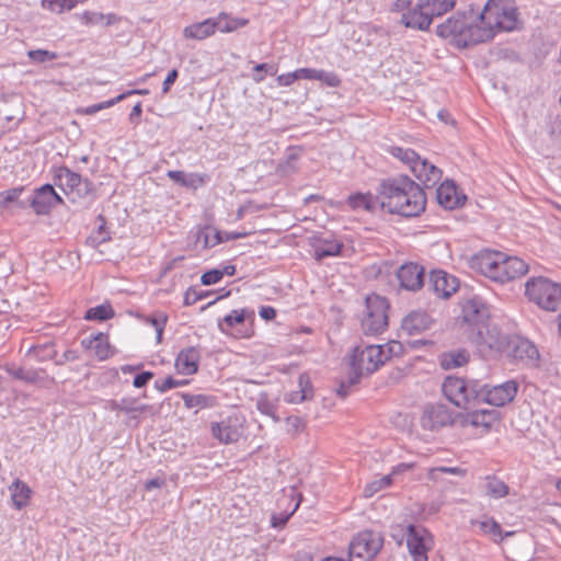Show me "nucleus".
Returning a JSON list of instances; mask_svg holds the SVG:
<instances>
[{
	"instance_id": "de8ad7c7",
	"label": "nucleus",
	"mask_w": 561,
	"mask_h": 561,
	"mask_svg": "<svg viewBox=\"0 0 561 561\" xmlns=\"http://www.w3.org/2000/svg\"><path fill=\"white\" fill-rule=\"evenodd\" d=\"M43 8L56 12L61 13L65 10H71L73 9V1L72 0H42Z\"/></svg>"
},
{
	"instance_id": "052dcab7",
	"label": "nucleus",
	"mask_w": 561,
	"mask_h": 561,
	"mask_svg": "<svg viewBox=\"0 0 561 561\" xmlns=\"http://www.w3.org/2000/svg\"><path fill=\"white\" fill-rule=\"evenodd\" d=\"M153 377V374L150 371H144L138 374L133 381L134 387L141 388L147 385V382Z\"/></svg>"
},
{
	"instance_id": "5701e85b",
	"label": "nucleus",
	"mask_w": 561,
	"mask_h": 561,
	"mask_svg": "<svg viewBox=\"0 0 561 561\" xmlns=\"http://www.w3.org/2000/svg\"><path fill=\"white\" fill-rule=\"evenodd\" d=\"M499 421V412L494 409L491 410H477L467 413L461 421L463 426H472L481 428L482 433H488L490 428Z\"/></svg>"
},
{
	"instance_id": "2eb2a0df",
	"label": "nucleus",
	"mask_w": 561,
	"mask_h": 561,
	"mask_svg": "<svg viewBox=\"0 0 561 561\" xmlns=\"http://www.w3.org/2000/svg\"><path fill=\"white\" fill-rule=\"evenodd\" d=\"M36 215H47L53 207L62 204V198L56 193L50 184H45L35 190L33 196L27 199Z\"/></svg>"
},
{
	"instance_id": "7ed1b4c3",
	"label": "nucleus",
	"mask_w": 561,
	"mask_h": 561,
	"mask_svg": "<svg viewBox=\"0 0 561 561\" xmlns=\"http://www.w3.org/2000/svg\"><path fill=\"white\" fill-rule=\"evenodd\" d=\"M479 28L473 31V41L490 42L499 32L519 28V12L514 0H488L477 15Z\"/></svg>"
},
{
	"instance_id": "ddd939ff",
	"label": "nucleus",
	"mask_w": 561,
	"mask_h": 561,
	"mask_svg": "<svg viewBox=\"0 0 561 561\" xmlns=\"http://www.w3.org/2000/svg\"><path fill=\"white\" fill-rule=\"evenodd\" d=\"M431 534L421 526L409 525L407 529V546L413 561H427V551L432 548Z\"/></svg>"
},
{
	"instance_id": "b1692460",
	"label": "nucleus",
	"mask_w": 561,
	"mask_h": 561,
	"mask_svg": "<svg viewBox=\"0 0 561 561\" xmlns=\"http://www.w3.org/2000/svg\"><path fill=\"white\" fill-rule=\"evenodd\" d=\"M436 198L438 204L446 209H454L465 201V196L458 193L456 184L450 180L444 181L437 187Z\"/></svg>"
},
{
	"instance_id": "6e6d98bb",
	"label": "nucleus",
	"mask_w": 561,
	"mask_h": 561,
	"mask_svg": "<svg viewBox=\"0 0 561 561\" xmlns=\"http://www.w3.org/2000/svg\"><path fill=\"white\" fill-rule=\"evenodd\" d=\"M186 383H187V381H185V380L180 381V380L173 379L172 377H168L161 381H156L154 387L160 392H165L170 389H173V388L186 385Z\"/></svg>"
},
{
	"instance_id": "c85d7f7f",
	"label": "nucleus",
	"mask_w": 561,
	"mask_h": 561,
	"mask_svg": "<svg viewBox=\"0 0 561 561\" xmlns=\"http://www.w3.org/2000/svg\"><path fill=\"white\" fill-rule=\"evenodd\" d=\"M381 201L378 198V188L376 190V195L371 193H357L348 196L347 204L354 209H365L367 211H375L378 208H381Z\"/></svg>"
},
{
	"instance_id": "603ef678",
	"label": "nucleus",
	"mask_w": 561,
	"mask_h": 561,
	"mask_svg": "<svg viewBox=\"0 0 561 561\" xmlns=\"http://www.w3.org/2000/svg\"><path fill=\"white\" fill-rule=\"evenodd\" d=\"M316 80L323 82L328 87L335 88L340 84L339 77L331 71L318 69Z\"/></svg>"
},
{
	"instance_id": "aec40b11",
	"label": "nucleus",
	"mask_w": 561,
	"mask_h": 561,
	"mask_svg": "<svg viewBox=\"0 0 561 561\" xmlns=\"http://www.w3.org/2000/svg\"><path fill=\"white\" fill-rule=\"evenodd\" d=\"M478 347H486L491 351H500L504 345L505 337L500 333L496 327L485 323V328H480L476 332H470L468 337Z\"/></svg>"
},
{
	"instance_id": "dca6fc26",
	"label": "nucleus",
	"mask_w": 561,
	"mask_h": 561,
	"mask_svg": "<svg viewBox=\"0 0 561 561\" xmlns=\"http://www.w3.org/2000/svg\"><path fill=\"white\" fill-rule=\"evenodd\" d=\"M424 430L436 431L454 423L453 413L444 404L426 405L421 416Z\"/></svg>"
},
{
	"instance_id": "f3484780",
	"label": "nucleus",
	"mask_w": 561,
	"mask_h": 561,
	"mask_svg": "<svg viewBox=\"0 0 561 561\" xmlns=\"http://www.w3.org/2000/svg\"><path fill=\"white\" fill-rule=\"evenodd\" d=\"M425 270L422 265L413 262L402 264L397 271V278L400 287L409 291H417L424 285Z\"/></svg>"
},
{
	"instance_id": "09e8293b",
	"label": "nucleus",
	"mask_w": 561,
	"mask_h": 561,
	"mask_svg": "<svg viewBox=\"0 0 561 561\" xmlns=\"http://www.w3.org/2000/svg\"><path fill=\"white\" fill-rule=\"evenodd\" d=\"M444 473H450L456 476H463L465 470L459 467H435L431 468L428 470V479L433 481H438L440 479V476Z\"/></svg>"
},
{
	"instance_id": "c03bdc74",
	"label": "nucleus",
	"mask_w": 561,
	"mask_h": 561,
	"mask_svg": "<svg viewBox=\"0 0 561 561\" xmlns=\"http://www.w3.org/2000/svg\"><path fill=\"white\" fill-rule=\"evenodd\" d=\"M113 309L110 305H100L91 308L85 313L87 320H107L113 317Z\"/></svg>"
},
{
	"instance_id": "3c124183",
	"label": "nucleus",
	"mask_w": 561,
	"mask_h": 561,
	"mask_svg": "<svg viewBox=\"0 0 561 561\" xmlns=\"http://www.w3.org/2000/svg\"><path fill=\"white\" fill-rule=\"evenodd\" d=\"M28 58L37 64H43L46 61H50L57 58L56 53L45 50V49H34L27 51Z\"/></svg>"
},
{
	"instance_id": "7c9ffc66",
	"label": "nucleus",
	"mask_w": 561,
	"mask_h": 561,
	"mask_svg": "<svg viewBox=\"0 0 561 561\" xmlns=\"http://www.w3.org/2000/svg\"><path fill=\"white\" fill-rule=\"evenodd\" d=\"M216 32V23L214 19H206L198 23H193L183 30V36L185 38L202 41L205 39Z\"/></svg>"
},
{
	"instance_id": "680f3d73",
	"label": "nucleus",
	"mask_w": 561,
	"mask_h": 561,
	"mask_svg": "<svg viewBox=\"0 0 561 561\" xmlns=\"http://www.w3.org/2000/svg\"><path fill=\"white\" fill-rule=\"evenodd\" d=\"M165 321H167V317L165 316H161L160 318H154V319L151 320V323L154 327L156 332H157V341H158V343L161 342L162 334H163V325H164Z\"/></svg>"
},
{
	"instance_id": "bf43d9fd",
	"label": "nucleus",
	"mask_w": 561,
	"mask_h": 561,
	"mask_svg": "<svg viewBox=\"0 0 561 561\" xmlns=\"http://www.w3.org/2000/svg\"><path fill=\"white\" fill-rule=\"evenodd\" d=\"M298 80L296 70L277 77L276 81L279 87H289Z\"/></svg>"
},
{
	"instance_id": "4468645a",
	"label": "nucleus",
	"mask_w": 561,
	"mask_h": 561,
	"mask_svg": "<svg viewBox=\"0 0 561 561\" xmlns=\"http://www.w3.org/2000/svg\"><path fill=\"white\" fill-rule=\"evenodd\" d=\"M58 185L67 194H76L78 197H84L92 191V183L80 174L72 172L67 167H60L55 175Z\"/></svg>"
},
{
	"instance_id": "a211bd4d",
	"label": "nucleus",
	"mask_w": 561,
	"mask_h": 561,
	"mask_svg": "<svg viewBox=\"0 0 561 561\" xmlns=\"http://www.w3.org/2000/svg\"><path fill=\"white\" fill-rule=\"evenodd\" d=\"M528 271V265L525 261L517 256H508L502 253V260L497 266L495 282L505 283L515 278L522 277Z\"/></svg>"
},
{
	"instance_id": "4d7b16f0",
	"label": "nucleus",
	"mask_w": 561,
	"mask_h": 561,
	"mask_svg": "<svg viewBox=\"0 0 561 561\" xmlns=\"http://www.w3.org/2000/svg\"><path fill=\"white\" fill-rule=\"evenodd\" d=\"M104 14L100 12L85 11L81 14V21L87 25H95L103 23Z\"/></svg>"
},
{
	"instance_id": "c9c22d12",
	"label": "nucleus",
	"mask_w": 561,
	"mask_h": 561,
	"mask_svg": "<svg viewBox=\"0 0 561 561\" xmlns=\"http://www.w3.org/2000/svg\"><path fill=\"white\" fill-rule=\"evenodd\" d=\"M108 407L113 411H119L124 413H141L147 410L146 404L139 403L136 398L127 397L119 400H112L108 402Z\"/></svg>"
},
{
	"instance_id": "69168bd1",
	"label": "nucleus",
	"mask_w": 561,
	"mask_h": 561,
	"mask_svg": "<svg viewBox=\"0 0 561 561\" xmlns=\"http://www.w3.org/2000/svg\"><path fill=\"white\" fill-rule=\"evenodd\" d=\"M178 70L176 69H173L171 70L167 78L164 79L163 81V84H162V92L165 94L170 91V88L171 85L175 82V80L178 79Z\"/></svg>"
},
{
	"instance_id": "f704fd0d",
	"label": "nucleus",
	"mask_w": 561,
	"mask_h": 561,
	"mask_svg": "<svg viewBox=\"0 0 561 561\" xmlns=\"http://www.w3.org/2000/svg\"><path fill=\"white\" fill-rule=\"evenodd\" d=\"M299 390L291 391L286 394V401L289 403H301L312 397V387L310 378L307 374H301L298 377Z\"/></svg>"
},
{
	"instance_id": "423d86ee",
	"label": "nucleus",
	"mask_w": 561,
	"mask_h": 561,
	"mask_svg": "<svg viewBox=\"0 0 561 561\" xmlns=\"http://www.w3.org/2000/svg\"><path fill=\"white\" fill-rule=\"evenodd\" d=\"M390 153L405 163L414 176L426 188L434 187L442 179L443 172L432 162L422 159L414 150L402 147H391Z\"/></svg>"
},
{
	"instance_id": "4be33fe9",
	"label": "nucleus",
	"mask_w": 561,
	"mask_h": 561,
	"mask_svg": "<svg viewBox=\"0 0 561 561\" xmlns=\"http://www.w3.org/2000/svg\"><path fill=\"white\" fill-rule=\"evenodd\" d=\"M459 280L448 273L438 270L432 271L430 275V288L439 297L448 298L457 291Z\"/></svg>"
},
{
	"instance_id": "412c9836",
	"label": "nucleus",
	"mask_w": 561,
	"mask_h": 561,
	"mask_svg": "<svg viewBox=\"0 0 561 561\" xmlns=\"http://www.w3.org/2000/svg\"><path fill=\"white\" fill-rule=\"evenodd\" d=\"M500 260H502V252L483 250L472 256L471 267L495 282Z\"/></svg>"
},
{
	"instance_id": "39448f33",
	"label": "nucleus",
	"mask_w": 561,
	"mask_h": 561,
	"mask_svg": "<svg viewBox=\"0 0 561 561\" xmlns=\"http://www.w3.org/2000/svg\"><path fill=\"white\" fill-rule=\"evenodd\" d=\"M525 294L540 309L556 312L561 308V283L546 277H533L526 282Z\"/></svg>"
},
{
	"instance_id": "a18cd8bd",
	"label": "nucleus",
	"mask_w": 561,
	"mask_h": 561,
	"mask_svg": "<svg viewBox=\"0 0 561 561\" xmlns=\"http://www.w3.org/2000/svg\"><path fill=\"white\" fill-rule=\"evenodd\" d=\"M256 409L267 415L271 416L275 422L279 421V417L276 415V408L272 401L268 400L266 394H261L256 401Z\"/></svg>"
},
{
	"instance_id": "e2e57ef3",
	"label": "nucleus",
	"mask_w": 561,
	"mask_h": 561,
	"mask_svg": "<svg viewBox=\"0 0 561 561\" xmlns=\"http://www.w3.org/2000/svg\"><path fill=\"white\" fill-rule=\"evenodd\" d=\"M519 351H523L530 359H534L538 354L536 347L529 342H522L517 347V352Z\"/></svg>"
},
{
	"instance_id": "a19ab883",
	"label": "nucleus",
	"mask_w": 561,
	"mask_h": 561,
	"mask_svg": "<svg viewBox=\"0 0 561 561\" xmlns=\"http://www.w3.org/2000/svg\"><path fill=\"white\" fill-rule=\"evenodd\" d=\"M469 360V353L465 350L449 352L442 356L440 365L444 369H454L463 366Z\"/></svg>"
},
{
	"instance_id": "338daca9",
	"label": "nucleus",
	"mask_w": 561,
	"mask_h": 561,
	"mask_svg": "<svg viewBox=\"0 0 561 561\" xmlns=\"http://www.w3.org/2000/svg\"><path fill=\"white\" fill-rule=\"evenodd\" d=\"M78 358H79V356H78L77 351H75V350H67L61 355V357L56 360V364L57 365H64L67 362H73V360H76Z\"/></svg>"
},
{
	"instance_id": "79ce46f5",
	"label": "nucleus",
	"mask_w": 561,
	"mask_h": 561,
	"mask_svg": "<svg viewBox=\"0 0 561 561\" xmlns=\"http://www.w3.org/2000/svg\"><path fill=\"white\" fill-rule=\"evenodd\" d=\"M24 186H18L10 190H5L0 193V208H5L12 203H16L18 207L25 208L26 202H20L19 198L24 192Z\"/></svg>"
},
{
	"instance_id": "6e6552de",
	"label": "nucleus",
	"mask_w": 561,
	"mask_h": 561,
	"mask_svg": "<svg viewBox=\"0 0 561 561\" xmlns=\"http://www.w3.org/2000/svg\"><path fill=\"white\" fill-rule=\"evenodd\" d=\"M474 28H479L477 18L468 21L466 13H456L437 26L436 34L443 38H453L459 46L467 47L481 43L473 41Z\"/></svg>"
},
{
	"instance_id": "f03ea898",
	"label": "nucleus",
	"mask_w": 561,
	"mask_h": 561,
	"mask_svg": "<svg viewBox=\"0 0 561 561\" xmlns=\"http://www.w3.org/2000/svg\"><path fill=\"white\" fill-rule=\"evenodd\" d=\"M401 351L402 345L398 341H391L386 345L360 344L354 347L350 360V376L347 380L340 383L337 394L345 398L350 393V388L356 385L360 377L376 371L392 356L399 355Z\"/></svg>"
},
{
	"instance_id": "9d476101",
	"label": "nucleus",
	"mask_w": 561,
	"mask_h": 561,
	"mask_svg": "<svg viewBox=\"0 0 561 561\" xmlns=\"http://www.w3.org/2000/svg\"><path fill=\"white\" fill-rule=\"evenodd\" d=\"M490 318V310L480 297L466 299L461 302V313L459 316L461 327H467L465 333L469 336L470 332H476L480 328H485Z\"/></svg>"
},
{
	"instance_id": "bb28decb",
	"label": "nucleus",
	"mask_w": 561,
	"mask_h": 561,
	"mask_svg": "<svg viewBox=\"0 0 561 561\" xmlns=\"http://www.w3.org/2000/svg\"><path fill=\"white\" fill-rule=\"evenodd\" d=\"M314 259L318 261L329 256H337L343 248L342 242L331 237H319L312 244Z\"/></svg>"
},
{
	"instance_id": "1a4fd4ad",
	"label": "nucleus",
	"mask_w": 561,
	"mask_h": 561,
	"mask_svg": "<svg viewBox=\"0 0 561 561\" xmlns=\"http://www.w3.org/2000/svg\"><path fill=\"white\" fill-rule=\"evenodd\" d=\"M443 392L456 407L468 409L470 404L479 403L480 383L449 376L443 383Z\"/></svg>"
},
{
	"instance_id": "ea45409f",
	"label": "nucleus",
	"mask_w": 561,
	"mask_h": 561,
	"mask_svg": "<svg viewBox=\"0 0 561 561\" xmlns=\"http://www.w3.org/2000/svg\"><path fill=\"white\" fill-rule=\"evenodd\" d=\"M216 30L222 33L233 32L248 24V20L239 18H229L226 13H220L214 19Z\"/></svg>"
},
{
	"instance_id": "2f4dec72",
	"label": "nucleus",
	"mask_w": 561,
	"mask_h": 561,
	"mask_svg": "<svg viewBox=\"0 0 561 561\" xmlns=\"http://www.w3.org/2000/svg\"><path fill=\"white\" fill-rule=\"evenodd\" d=\"M168 178L175 182L176 184L196 190L204 185L206 182V175L198 174V173H185L183 171H176V170H170L167 173Z\"/></svg>"
},
{
	"instance_id": "5fc2aeb1",
	"label": "nucleus",
	"mask_w": 561,
	"mask_h": 561,
	"mask_svg": "<svg viewBox=\"0 0 561 561\" xmlns=\"http://www.w3.org/2000/svg\"><path fill=\"white\" fill-rule=\"evenodd\" d=\"M262 70H265L266 73L271 75V76H275L276 72H277V68L273 65H270V64H257L255 67H254V71L255 73H253L252 76V79L255 81V82H262L264 80V76L261 73Z\"/></svg>"
},
{
	"instance_id": "c756f323",
	"label": "nucleus",
	"mask_w": 561,
	"mask_h": 561,
	"mask_svg": "<svg viewBox=\"0 0 561 561\" xmlns=\"http://www.w3.org/2000/svg\"><path fill=\"white\" fill-rule=\"evenodd\" d=\"M82 346L94 353L99 360L107 359L113 353L111 351L107 336L103 333H99L95 336L83 339L81 342Z\"/></svg>"
},
{
	"instance_id": "774afa93",
	"label": "nucleus",
	"mask_w": 561,
	"mask_h": 561,
	"mask_svg": "<svg viewBox=\"0 0 561 561\" xmlns=\"http://www.w3.org/2000/svg\"><path fill=\"white\" fill-rule=\"evenodd\" d=\"M259 314L264 320H273L276 317V310L273 307L264 306L260 309Z\"/></svg>"
},
{
	"instance_id": "e433bc0d",
	"label": "nucleus",
	"mask_w": 561,
	"mask_h": 561,
	"mask_svg": "<svg viewBox=\"0 0 561 561\" xmlns=\"http://www.w3.org/2000/svg\"><path fill=\"white\" fill-rule=\"evenodd\" d=\"M182 399L184 401V405L187 409H194L195 412H198L203 409L213 408L216 404V399L211 396L207 394H191V393H182Z\"/></svg>"
},
{
	"instance_id": "6ab92c4d",
	"label": "nucleus",
	"mask_w": 561,
	"mask_h": 561,
	"mask_svg": "<svg viewBox=\"0 0 561 561\" xmlns=\"http://www.w3.org/2000/svg\"><path fill=\"white\" fill-rule=\"evenodd\" d=\"M211 434L222 444L236 443L242 435V423L238 416H229L213 423Z\"/></svg>"
},
{
	"instance_id": "a878e982",
	"label": "nucleus",
	"mask_w": 561,
	"mask_h": 561,
	"mask_svg": "<svg viewBox=\"0 0 561 561\" xmlns=\"http://www.w3.org/2000/svg\"><path fill=\"white\" fill-rule=\"evenodd\" d=\"M432 319L425 311H412L402 320V330L409 335H415L430 329Z\"/></svg>"
},
{
	"instance_id": "49530a36",
	"label": "nucleus",
	"mask_w": 561,
	"mask_h": 561,
	"mask_svg": "<svg viewBox=\"0 0 561 561\" xmlns=\"http://www.w3.org/2000/svg\"><path fill=\"white\" fill-rule=\"evenodd\" d=\"M477 525L484 534H490L494 537V540H502V531L501 526L492 518H486L480 522H477Z\"/></svg>"
},
{
	"instance_id": "9b49d317",
	"label": "nucleus",
	"mask_w": 561,
	"mask_h": 561,
	"mask_svg": "<svg viewBox=\"0 0 561 561\" xmlns=\"http://www.w3.org/2000/svg\"><path fill=\"white\" fill-rule=\"evenodd\" d=\"M383 543L379 533L362 531L350 543L352 561H370L379 552Z\"/></svg>"
},
{
	"instance_id": "13d9d810",
	"label": "nucleus",
	"mask_w": 561,
	"mask_h": 561,
	"mask_svg": "<svg viewBox=\"0 0 561 561\" xmlns=\"http://www.w3.org/2000/svg\"><path fill=\"white\" fill-rule=\"evenodd\" d=\"M219 280H221V274L219 272V268L210 270V271L204 273L201 277V282L205 286L216 284Z\"/></svg>"
},
{
	"instance_id": "f8f14e48",
	"label": "nucleus",
	"mask_w": 561,
	"mask_h": 561,
	"mask_svg": "<svg viewBox=\"0 0 561 561\" xmlns=\"http://www.w3.org/2000/svg\"><path fill=\"white\" fill-rule=\"evenodd\" d=\"M517 391L518 383L515 380H508L491 388L480 385L479 403L503 407L515 398Z\"/></svg>"
},
{
	"instance_id": "37998d69",
	"label": "nucleus",
	"mask_w": 561,
	"mask_h": 561,
	"mask_svg": "<svg viewBox=\"0 0 561 561\" xmlns=\"http://www.w3.org/2000/svg\"><path fill=\"white\" fill-rule=\"evenodd\" d=\"M484 489L485 493L493 499L504 497L508 493V486L495 477H486Z\"/></svg>"
},
{
	"instance_id": "864d4df0",
	"label": "nucleus",
	"mask_w": 561,
	"mask_h": 561,
	"mask_svg": "<svg viewBox=\"0 0 561 561\" xmlns=\"http://www.w3.org/2000/svg\"><path fill=\"white\" fill-rule=\"evenodd\" d=\"M110 239L107 232L104 229V225L98 228V231L87 239V244L91 248H96L100 244L106 242Z\"/></svg>"
},
{
	"instance_id": "58836bf2",
	"label": "nucleus",
	"mask_w": 561,
	"mask_h": 561,
	"mask_svg": "<svg viewBox=\"0 0 561 561\" xmlns=\"http://www.w3.org/2000/svg\"><path fill=\"white\" fill-rule=\"evenodd\" d=\"M7 371L14 378L27 383H38L44 380V371L37 369H23L21 367H7Z\"/></svg>"
},
{
	"instance_id": "20e7f679",
	"label": "nucleus",
	"mask_w": 561,
	"mask_h": 561,
	"mask_svg": "<svg viewBox=\"0 0 561 561\" xmlns=\"http://www.w3.org/2000/svg\"><path fill=\"white\" fill-rule=\"evenodd\" d=\"M456 0H417L415 7L402 14L401 22L407 27L426 31L435 16L454 9Z\"/></svg>"
},
{
	"instance_id": "72a5a7b5",
	"label": "nucleus",
	"mask_w": 561,
	"mask_h": 561,
	"mask_svg": "<svg viewBox=\"0 0 561 561\" xmlns=\"http://www.w3.org/2000/svg\"><path fill=\"white\" fill-rule=\"evenodd\" d=\"M9 491L12 504L16 510H21L28 504L32 490L25 482L20 479L14 480L9 486Z\"/></svg>"
},
{
	"instance_id": "cd10ccee",
	"label": "nucleus",
	"mask_w": 561,
	"mask_h": 561,
	"mask_svg": "<svg viewBox=\"0 0 561 561\" xmlns=\"http://www.w3.org/2000/svg\"><path fill=\"white\" fill-rule=\"evenodd\" d=\"M254 320V311L249 309L232 310L229 314L225 316L222 320L218 322L219 330L225 334H233L232 330L240 324H243L245 320Z\"/></svg>"
},
{
	"instance_id": "f257e3e1",
	"label": "nucleus",
	"mask_w": 561,
	"mask_h": 561,
	"mask_svg": "<svg viewBox=\"0 0 561 561\" xmlns=\"http://www.w3.org/2000/svg\"><path fill=\"white\" fill-rule=\"evenodd\" d=\"M378 198L381 209L404 217L419 216L426 205L421 185L407 175L382 180L378 184Z\"/></svg>"
},
{
	"instance_id": "393cba45",
	"label": "nucleus",
	"mask_w": 561,
	"mask_h": 561,
	"mask_svg": "<svg viewBox=\"0 0 561 561\" xmlns=\"http://www.w3.org/2000/svg\"><path fill=\"white\" fill-rule=\"evenodd\" d=\"M199 357V351L194 346L182 350L175 359L178 373L186 376L195 374L198 369Z\"/></svg>"
},
{
	"instance_id": "4c0bfd02",
	"label": "nucleus",
	"mask_w": 561,
	"mask_h": 561,
	"mask_svg": "<svg viewBox=\"0 0 561 561\" xmlns=\"http://www.w3.org/2000/svg\"><path fill=\"white\" fill-rule=\"evenodd\" d=\"M197 243H202L203 248H213L224 241V236L220 231L213 227H204L197 231Z\"/></svg>"
},
{
	"instance_id": "473e14b6",
	"label": "nucleus",
	"mask_w": 561,
	"mask_h": 561,
	"mask_svg": "<svg viewBox=\"0 0 561 561\" xmlns=\"http://www.w3.org/2000/svg\"><path fill=\"white\" fill-rule=\"evenodd\" d=\"M412 468V463H400L394 467L390 474L383 476L380 479L374 480L366 485L364 489V495L366 497H371L374 494L379 492L380 490L389 486L391 484L392 477Z\"/></svg>"
},
{
	"instance_id": "0e129e2a",
	"label": "nucleus",
	"mask_w": 561,
	"mask_h": 561,
	"mask_svg": "<svg viewBox=\"0 0 561 561\" xmlns=\"http://www.w3.org/2000/svg\"><path fill=\"white\" fill-rule=\"evenodd\" d=\"M318 69L312 68H300L296 70L298 80L299 79H306V80H316Z\"/></svg>"
},
{
	"instance_id": "0eeeda50",
	"label": "nucleus",
	"mask_w": 561,
	"mask_h": 561,
	"mask_svg": "<svg viewBox=\"0 0 561 561\" xmlns=\"http://www.w3.org/2000/svg\"><path fill=\"white\" fill-rule=\"evenodd\" d=\"M389 304L386 298L371 294L365 299L360 316V329L365 335H378L388 327Z\"/></svg>"
},
{
	"instance_id": "8fccbe9b",
	"label": "nucleus",
	"mask_w": 561,
	"mask_h": 561,
	"mask_svg": "<svg viewBox=\"0 0 561 561\" xmlns=\"http://www.w3.org/2000/svg\"><path fill=\"white\" fill-rule=\"evenodd\" d=\"M123 100H124V95H117L114 99H111V100H107V101H104V102H101L98 104L90 105V106L83 108L82 113H84L87 115H93V114L98 113L99 111L114 106L116 103H118Z\"/></svg>"
}]
</instances>
